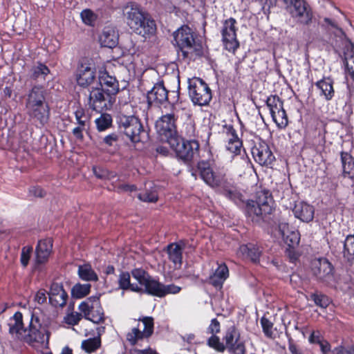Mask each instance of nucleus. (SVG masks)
<instances>
[{"mask_svg":"<svg viewBox=\"0 0 354 354\" xmlns=\"http://www.w3.org/2000/svg\"><path fill=\"white\" fill-rule=\"evenodd\" d=\"M118 288L124 291L144 293L159 298L178 293L181 288L174 284L165 285L142 268L122 271L118 276Z\"/></svg>","mask_w":354,"mask_h":354,"instance_id":"f257e3e1","label":"nucleus"},{"mask_svg":"<svg viewBox=\"0 0 354 354\" xmlns=\"http://www.w3.org/2000/svg\"><path fill=\"white\" fill-rule=\"evenodd\" d=\"M223 195L233 202L239 208L243 209L247 217L261 218L263 215L272 214L274 201L272 194L268 189H261L256 193V201L247 200L231 182L227 188L222 190Z\"/></svg>","mask_w":354,"mask_h":354,"instance_id":"f03ea898","label":"nucleus"},{"mask_svg":"<svg viewBox=\"0 0 354 354\" xmlns=\"http://www.w3.org/2000/svg\"><path fill=\"white\" fill-rule=\"evenodd\" d=\"M47 96V90L41 84L33 85L26 95V113L39 128L45 127L50 120V106Z\"/></svg>","mask_w":354,"mask_h":354,"instance_id":"7ed1b4c3","label":"nucleus"},{"mask_svg":"<svg viewBox=\"0 0 354 354\" xmlns=\"http://www.w3.org/2000/svg\"><path fill=\"white\" fill-rule=\"evenodd\" d=\"M169 145L177 159L187 166V171L191 175H195L196 166L194 161L199 156V142L195 139H185L178 136Z\"/></svg>","mask_w":354,"mask_h":354,"instance_id":"20e7f679","label":"nucleus"},{"mask_svg":"<svg viewBox=\"0 0 354 354\" xmlns=\"http://www.w3.org/2000/svg\"><path fill=\"white\" fill-rule=\"evenodd\" d=\"M195 175H192L195 179L199 176L205 184L212 188H218L221 191L227 188L232 182L227 177L223 169L214 170L209 160H201L196 165Z\"/></svg>","mask_w":354,"mask_h":354,"instance_id":"39448f33","label":"nucleus"},{"mask_svg":"<svg viewBox=\"0 0 354 354\" xmlns=\"http://www.w3.org/2000/svg\"><path fill=\"white\" fill-rule=\"evenodd\" d=\"M118 129L125 134L132 142H145L149 133L144 129L140 120L134 115H121L117 120Z\"/></svg>","mask_w":354,"mask_h":354,"instance_id":"423d86ee","label":"nucleus"},{"mask_svg":"<svg viewBox=\"0 0 354 354\" xmlns=\"http://www.w3.org/2000/svg\"><path fill=\"white\" fill-rule=\"evenodd\" d=\"M174 40L179 49L178 53H181L183 59H191L190 55L194 51L199 57L203 55L202 50L196 47L194 33L188 26H183L174 32Z\"/></svg>","mask_w":354,"mask_h":354,"instance_id":"0eeeda50","label":"nucleus"},{"mask_svg":"<svg viewBox=\"0 0 354 354\" xmlns=\"http://www.w3.org/2000/svg\"><path fill=\"white\" fill-rule=\"evenodd\" d=\"M28 333L25 336H21L24 339V342L32 345L37 343L41 345H48L50 333L46 324H43L39 317L32 314L28 327L26 328Z\"/></svg>","mask_w":354,"mask_h":354,"instance_id":"6e6552de","label":"nucleus"},{"mask_svg":"<svg viewBox=\"0 0 354 354\" xmlns=\"http://www.w3.org/2000/svg\"><path fill=\"white\" fill-rule=\"evenodd\" d=\"M188 94L194 105H209L212 99V93L209 85L201 77H193L188 80Z\"/></svg>","mask_w":354,"mask_h":354,"instance_id":"1a4fd4ad","label":"nucleus"},{"mask_svg":"<svg viewBox=\"0 0 354 354\" xmlns=\"http://www.w3.org/2000/svg\"><path fill=\"white\" fill-rule=\"evenodd\" d=\"M100 296H91L78 306V310L84 314V318L96 324H103L106 319L100 302Z\"/></svg>","mask_w":354,"mask_h":354,"instance_id":"9d476101","label":"nucleus"},{"mask_svg":"<svg viewBox=\"0 0 354 354\" xmlns=\"http://www.w3.org/2000/svg\"><path fill=\"white\" fill-rule=\"evenodd\" d=\"M326 124L322 120H315L309 124L304 132L306 145L316 151L323 149L326 145Z\"/></svg>","mask_w":354,"mask_h":354,"instance_id":"9b49d317","label":"nucleus"},{"mask_svg":"<svg viewBox=\"0 0 354 354\" xmlns=\"http://www.w3.org/2000/svg\"><path fill=\"white\" fill-rule=\"evenodd\" d=\"M236 25V20L233 17H230L223 21L221 30V40L224 48L233 54L236 53L240 46L236 35L238 28Z\"/></svg>","mask_w":354,"mask_h":354,"instance_id":"f8f14e48","label":"nucleus"},{"mask_svg":"<svg viewBox=\"0 0 354 354\" xmlns=\"http://www.w3.org/2000/svg\"><path fill=\"white\" fill-rule=\"evenodd\" d=\"M177 120L178 116L171 113L162 115L156 122V129L158 133L162 139L166 140L168 144L178 136L176 126Z\"/></svg>","mask_w":354,"mask_h":354,"instance_id":"ddd939ff","label":"nucleus"},{"mask_svg":"<svg viewBox=\"0 0 354 354\" xmlns=\"http://www.w3.org/2000/svg\"><path fill=\"white\" fill-rule=\"evenodd\" d=\"M251 153L256 163L261 167L273 169L277 162L276 157L269 145L261 140L251 148Z\"/></svg>","mask_w":354,"mask_h":354,"instance_id":"4468645a","label":"nucleus"},{"mask_svg":"<svg viewBox=\"0 0 354 354\" xmlns=\"http://www.w3.org/2000/svg\"><path fill=\"white\" fill-rule=\"evenodd\" d=\"M75 81L81 88H87L91 86L96 80V69L91 63L80 62L75 74Z\"/></svg>","mask_w":354,"mask_h":354,"instance_id":"2eb2a0df","label":"nucleus"},{"mask_svg":"<svg viewBox=\"0 0 354 354\" xmlns=\"http://www.w3.org/2000/svg\"><path fill=\"white\" fill-rule=\"evenodd\" d=\"M240 338L241 333L235 325L230 326L227 328L223 340L230 352L234 354H245V344L240 341Z\"/></svg>","mask_w":354,"mask_h":354,"instance_id":"dca6fc26","label":"nucleus"},{"mask_svg":"<svg viewBox=\"0 0 354 354\" xmlns=\"http://www.w3.org/2000/svg\"><path fill=\"white\" fill-rule=\"evenodd\" d=\"M99 86L106 94V97L115 100V95L120 91L119 82L106 68L100 70L98 75Z\"/></svg>","mask_w":354,"mask_h":354,"instance_id":"f3484780","label":"nucleus"},{"mask_svg":"<svg viewBox=\"0 0 354 354\" xmlns=\"http://www.w3.org/2000/svg\"><path fill=\"white\" fill-rule=\"evenodd\" d=\"M223 134L225 136V148L235 155L241 153L243 140L238 136L236 129L232 124L223 125Z\"/></svg>","mask_w":354,"mask_h":354,"instance_id":"a211bd4d","label":"nucleus"},{"mask_svg":"<svg viewBox=\"0 0 354 354\" xmlns=\"http://www.w3.org/2000/svg\"><path fill=\"white\" fill-rule=\"evenodd\" d=\"M106 102L111 104L115 101L106 97V94L100 86L91 88L89 91L87 101L89 109L97 112H102L104 109H106Z\"/></svg>","mask_w":354,"mask_h":354,"instance_id":"6ab92c4d","label":"nucleus"},{"mask_svg":"<svg viewBox=\"0 0 354 354\" xmlns=\"http://www.w3.org/2000/svg\"><path fill=\"white\" fill-rule=\"evenodd\" d=\"M292 9L290 14L292 17L304 25L311 23L313 13L310 6L305 0H291Z\"/></svg>","mask_w":354,"mask_h":354,"instance_id":"aec40b11","label":"nucleus"},{"mask_svg":"<svg viewBox=\"0 0 354 354\" xmlns=\"http://www.w3.org/2000/svg\"><path fill=\"white\" fill-rule=\"evenodd\" d=\"M122 10L126 22L132 31L134 28H140L138 23L144 19V17L147 14L143 12L137 4L132 2H129L124 6Z\"/></svg>","mask_w":354,"mask_h":354,"instance_id":"412c9836","label":"nucleus"},{"mask_svg":"<svg viewBox=\"0 0 354 354\" xmlns=\"http://www.w3.org/2000/svg\"><path fill=\"white\" fill-rule=\"evenodd\" d=\"M49 303L55 308H63L66 306L68 295L64 290L63 284L58 282H53L48 292Z\"/></svg>","mask_w":354,"mask_h":354,"instance_id":"4be33fe9","label":"nucleus"},{"mask_svg":"<svg viewBox=\"0 0 354 354\" xmlns=\"http://www.w3.org/2000/svg\"><path fill=\"white\" fill-rule=\"evenodd\" d=\"M334 267L326 258H320L313 263L312 272L318 280L324 281L333 277Z\"/></svg>","mask_w":354,"mask_h":354,"instance_id":"5701e85b","label":"nucleus"},{"mask_svg":"<svg viewBox=\"0 0 354 354\" xmlns=\"http://www.w3.org/2000/svg\"><path fill=\"white\" fill-rule=\"evenodd\" d=\"M147 103L149 106L162 105L168 100V90L165 87L163 81L155 84L147 95Z\"/></svg>","mask_w":354,"mask_h":354,"instance_id":"b1692460","label":"nucleus"},{"mask_svg":"<svg viewBox=\"0 0 354 354\" xmlns=\"http://www.w3.org/2000/svg\"><path fill=\"white\" fill-rule=\"evenodd\" d=\"M229 277V269L225 263L218 265L217 268L207 279L206 282L216 290H221L226 279Z\"/></svg>","mask_w":354,"mask_h":354,"instance_id":"393cba45","label":"nucleus"},{"mask_svg":"<svg viewBox=\"0 0 354 354\" xmlns=\"http://www.w3.org/2000/svg\"><path fill=\"white\" fill-rule=\"evenodd\" d=\"M53 241L50 238L39 240L35 248V262L38 265L44 264L48 260L52 252Z\"/></svg>","mask_w":354,"mask_h":354,"instance_id":"a878e982","label":"nucleus"},{"mask_svg":"<svg viewBox=\"0 0 354 354\" xmlns=\"http://www.w3.org/2000/svg\"><path fill=\"white\" fill-rule=\"evenodd\" d=\"M138 26L140 28H134L133 32L145 39L150 38L156 34V22L148 13L144 17V19L138 23Z\"/></svg>","mask_w":354,"mask_h":354,"instance_id":"bb28decb","label":"nucleus"},{"mask_svg":"<svg viewBox=\"0 0 354 354\" xmlns=\"http://www.w3.org/2000/svg\"><path fill=\"white\" fill-rule=\"evenodd\" d=\"M292 212L296 218L308 223L314 218L315 208L313 205L301 201L295 205Z\"/></svg>","mask_w":354,"mask_h":354,"instance_id":"cd10ccee","label":"nucleus"},{"mask_svg":"<svg viewBox=\"0 0 354 354\" xmlns=\"http://www.w3.org/2000/svg\"><path fill=\"white\" fill-rule=\"evenodd\" d=\"M10 319H13L15 323L8 324L9 333L12 336L15 335V339L24 342V339L21 338V336H25V335H23V333H26L27 328L24 327L23 314L20 311H17Z\"/></svg>","mask_w":354,"mask_h":354,"instance_id":"c85d7f7f","label":"nucleus"},{"mask_svg":"<svg viewBox=\"0 0 354 354\" xmlns=\"http://www.w3.org/2000/svg\"><path fill=\"white\" fill-rule=\"evenodd\" d=\"M333 80L330 77H323L322 79L315 82L316 87L320 90L319 95L323 97L325 100H331L335 95V89L333 87Z\"/></svg>","mask_w":354,"mask_h":354,"instance_id":"c756f323","label":"nucleus"},{"mask_svg":"<svg viewBox=\"0 0 354 354\" xmlns=\"http://www.w3.org/2000/svg\"><path fill=\"white\" fill-rule=\"evenodd\" d=\"M100 41L102 46L112 48L118 43V34L113 27L106 26L100 36Z\"/></svg>","mask_w":354,"mask_h":354,"instance_id":"7c9ffc66","label":"nucleus"},{"mask_svg":"<svg viewBox=\"0 0 354 354\" xmlns=\"http://www.w3.org/2000/svg\"><path fill=\"white\" fill-rule=\"evenodd\" d=\"M240 252L243 257L249 259L253 263H259L262 251L260 248L254 243H248L241 245L239 248Z\"/></svg>","mask_w":354,"mask_h":354,"instance_id":"2f4dec72","label":"nucleus"},{"mask_svg":"<svg viewBox=\"0 0 354 354\" xmlns=\"http://www.w3.org/2000/svg\"><path fill=\"white\" fill-rule=\"evenodd\" d=\"M342 176L354 180V157L346 151L340 153Z\"/></svg>","mask_w":354,"mask_h":354,"instance_id":"473e14b6","label":"nucleus"},{"mask_svg":"<svg viewBox=\"0 0 354 354\" xmlns=\"http://www.w3.org/2000/svg\"><path fill=\"white\" fill-rule=\"evenodd\" d=\"M168 259L175 266L180 267L183 264V251L181 248L175 243H169L166 248Z\"/></svg>","mask_w":354,"mask_h":354,"instance_id":"72a5a7b5","label":"nucleus"},{"mask_svg":"<svg viewBox=\"0 0 354 354\" xmlns=\"http://www.w3.org/2000/svg\"><path fill=\"white\" fill-rule=\"evenodd\" d=\"M50 71L49 68L44 63L38 62L37 65L33 66L30 71V77L31 80L37 81L39 80H46V77L49 75Z\"/></svg>","mask_w":354,"mask_h":354,"instance_id":"f704fd0d","label":"nucleus"},{"mask_svg":"<svg viewBox=\"0 0 354 354\" xmlns=\"http://www.w3.org/2000/svg\"><path fill=\"white\" fill-rule=\"evenodd\" d=\"M79 277L85 281H97L99 278L97 273L92 268L91 264L85 263L78 267Z\"/></svg>","mask_w":354,"mask_h":354,"instance_id":"c9c22d12","label":"nucleus"},{"mask_svg":"<svg viewBox=\"0 0 354 354\" xmlns=\"http://www.w3.org/2000/svg\"><path fill=\"white\" fill-rule=\"evenodd\" d=\"M145 339H148L149 338L138 326L131 328L126 335V339L131 346L138 345L140 341Z\"/></svg>","mask_w":354,"mask_h":354,"instance_id":"e433bc0d","label":"nucleus"},{"mask_svg":"<svg viewBox=\"0 0 354 354\" xmlns=\"http://www.w3.org/2000/svg\"><path fill=\"white\" fill-rule=\"evenodd\" d=\"M101 337H94L84 339L82 342L81 348L87 353L96 351L101 346Z\"/></svg>","mask_w":354,"mask_h":354,"instance_id":"4c0bfd02","label":"nucleus"},{"mask_svg":"<svg viewBox=\"0 0 354 354\" xmlns=\"http://www.w3.org/2000/svg\"><path fill=\"white\" fill-rule=\"evenodd\" d=\"M344 257L349 262L354 261V235L349 234L344 242Z\"/></svg>","mask_w":354,"mask_h":354,"instance_id":"58836bf2","label":"nucleus"},{"mask_svg":"<svg viewBox=\"0 0 354 354\" xmlns=\"http://www.w3.org/2000/svg\"><path fill=\"white\" fill-rule=\"evenodd\" d=\"M91 285L90 283H76L71 289V297L74 299H82L89 295Z\"/></svg>","mask_w":354,"mask_h":354,"instance_id":"ea45409f","label":"nucleus"},{"mask_svg":"<svg viewBox=\"0 0 354 354\" xmlns=\"http://www.w3.org/2000/svg\"><path fill=\"white\" fill-rule=\"evenodd\" d=\"M95 123L99 132L104 131L112 126L113 119L109 113H102L95 119Z\"/></svg>","mask_w":354,"mask_h":354,"instance_id":"a19ab883","label":"nucleus"},{"mask_svg":"<svg viewBox=\"0 0 354 354\" xmlns=\"http://www.w3.org/2000/svg\"><path fill=\"white\" fill-rule=\"evenodd\" d=\"M266 102L271 115L283 108V100L277 95H271L268 97Z\"/></svg>","mask_w":354,"mask_h":354,"instance_id":"79ce46f5","label":"nucleus"},{"mask_svg":"<svg viewBox=\"0 0 354 354\" xmlns=\"http://www.w3.org/2000/svg\"><path fill=\"white\" fill-rule=\"evenodd\" d=\"M283 237L285 243L288 248H295L300 241V234L298 230L288 231L286 233L282 232Z\"/></svg>","mask_w":354,"mask_h":354,"instance_id":"37998d69","label":"nucleus"},{"mask_svg":"<svg viewBox=\"0 0 354 354\" xmlns=\"http://www.w3.org/2000/svg\"><path fill=\"white\" fill-rule=\"evenodd\" d=\"M271 117L277 126L280 129H284L288 124V115L283 108L277 111L275 114H272Z\"/></svg>","mask_w":354,"mask_h":354,"instance_id":"c03bdc74","label":"nucleus"},{"mask_svg":"<svg viewBox=\"0 0 354 354\" xmlns=\"http://www.w3.org/2000/svg\"><path fill=\"white\" fill-rule=\"evenodd\" d=\"M310 297L316 306L322 308H326L331 302L330 299L327 295L321 292L312 293Z\"/></svg>","mask_w":354,"mask_h":354,"instance_id":"a18cd8bd","label":"nucleus"},{"mask_svg":"<svg viewBox=\"0 0 354 354\" xmlns=\"http://www.w3.org/2000/svg\"><path fill=\"white\" fill-rule=\"evenodd\" d=\"M261 326L262 328V330L264 333V335L270 339L274 338V335L273 333V326L274 324L267 317L263 316L260 319Z\"/></svg>","mask_w":354,"mask_h":354,"instance_id":"49530a36","label":"nucleus"},{"mask_svg":"<svg viewBox=\"0 0 354 354\" xmlns=\"http://www.w3.org/2000/svg\"><path fill=\"white\" fill-rule=\"evenodd\" d=\"M74 114L77 126L86 127H90V121L86 116L85 111L83 108H77V110L74 112Z\"/></svg>","mask_w":354,"mask_h":354,"instance_id":"de8ad7c7","label":"nucleus"},{"mask_svg":"<svg viewBox=\"0 0 354 354\" xmlns=\"http://www.w3.org/2000/svg\"><path fill=\"white\" fill-rule=\"evenodd\" d=\"M143 323L144 328L142 331L149 338L153 333L154 319L152 317H144L138 319Z\"/></svg>","mask_w":354,"mask_h":354,"instance_id":"09e8293b","label":"nucleus"},{"mask_svg":"<svg viewBox=\"0 0 354 354\" xmlns=\"http://www.w3.org/2000/svg\"><path fill=\"white\" fill-rule=\"evenodd\" d=\"M84 318V314L80 311V313L72 311L71 313H67L64 318L65 324L70 326H75Z\"/></svg>","mask_w":354,"mask_h":354,"instance_id":"8fccbe9b","label":"nucleus"},{"mask_svg":"<svg viewBox=\"0 0 354 354\" xmlns=\"http://www.w3.org/2000/svg\"><path fill=\"white\" fill-rule=\"evenodd\" d=\"M207 344L217 352L223 353L226 346L221 342L220 338L216 335H212L207 339Z\"/></svg>","mask_w":354,"mask_h":354,"instance_id":"3c124183","label":"nucleus"},{"mask_svg":"<svg viewBox=\"0 0 354 354\" xmlns=\"http://www.w3.org/2000/svg\"><path fill=\"white\" fill-rule=\"evenodd\" d=\"M82 21L88 26H93L97 19L96 15L91 9H84L81 12Z\"/></svg>","mask_w":354,"mask_h":354,"instance_id":"603ef678","label":"nucleus"},{"mask_svg":"<svg viewBox=\"0 0 354 354\" xmlns=\"http://www.w3.org/2000/svg\"><path fill=\"white\" fill-rule=\"evenodd\" d=\"M32 252V247L31 245H26L22 248L20 257V262L24 268L27 267L28 265Z\"/></svg>","mask_w":354,"mask_h":354,"instance_id":"864d4df0","label":"nucleus"},{"mask_svg":"<svg viewBox=\"0 0 354 354\" xmlns=\"http://www.w3.org/2000/svg\"><path fill=\"white\" fill-rule=\"evenodd\" d=\"M221 331V324L216 318H214L211 320L210 324L207 328V333H210L212 335H216Z\"/></svg>","mask_w":354,"mask_h":354,"instance_id":"5fc2aeb1","label":"nucleus"},{"mask_svg":"<svg viewBox=\"0 0 354 354\" xmlns=\"http://www.w3.org/2000/svg\"><path fill=\"white\" fill-rule=\"evenodd\" d=\"M286 335L288 337V350L290 352L291 354H304L301 349L299 348V346L297 345V344L294 342L293 339L290 336V335H288L287 333H286Z\"/></svg>","mask_w":354,"mask_h":354,"instance_id":"6e6d98bb","label":"nucleus"},{"mask_svg":"<svg viewBox=\"0 0 354 354\" xmlns=\"http://www.w3.org/2000/svg\"><path fill=\"white\" fill-rule=\"evenodd\" d=\"M29 194L37 198H44L46 195V192L40 186H32L29 189Z\"/></svg>","mask_w":354,"mask_h":354,"instance_id":"4d7b16f0","label":"nucleus"},{"mask_svg":"<svg viewBox=\"0 0 354 354\" xmlns=\"http://www.w3.org/2000/svg\"><path fill=\"white\" fill-rule=\"evenodd\" d=\"M324 339H325L321 335V333L319 330L312 331V333H310V335L308 337V342L310 344H319Z\"/></svg>","mask_w":354,"mask_h":354,"instance_id":"13d9d810","label":"nucleus"},{"mask_svg":"<svg viewBox=\"0 0 354 354\" xmlns=\"http://www.w3.org/2000/svg\"><path fill=\"white\" fill-rule=\"evenodd\" d=\"M115 192L120 194L122 192H133L137 190V187L135 185L129 184H120L115 187Z\"/></svg>","mask_w":354,"mask_h":354,"instance_id":"bf43d9fd","label":"nucleus"},{"mask_svg":"<svg viewBox=\"0 0 354 354\" xmlns=\"http://www.w3.org/2000/svg\"><path fill=\"white\" fill-rule=\"evenodd\" d=\"M138 198L144 202L156 203L158 201V197L156 194L145 192L144 194H140L138 195Z\"/></svg>","mask_w":354,"mask_h":354,"instance_id":"052dcab7","label":"nucleus"},{"mask_svg":"<svg viewBox=\"0 0 354 354\" xmlns=\"http://www.w3.org/2000/svg\"><path fill=\"white\" fill-rule=\"evenodd\" d=\"M180 99V91L179 88L176 91H168V100H166V102H168L169 104L174 106L177 104Z\"/></svg>","mask_w":354,"mask_h":354,"instance_id":"680f3d73","label":"nucleus"},{"mask_svg":"<svg viewBox=\"0 0 354 354\" xmlns=\"http://www.w3.org/2000/svg\"><path fill=\"white\" fill-rule=\"evenodd\" d=\"M88 129L89 127L77 126L72 130V133L77 140L82 141L84 140L83 132Z\"/></svg>","mask_w":354,"mask_h":354,"instance_id":"e2e57ef3","label":"nucleus"},{"mask_svg":"<svg viewBox=\"0 0 354 354\" xmlns=\"http://www.w3.org/2000/svg\"><path fill=\"white\" fill-rule=\"evenodd\" d=\"M119 140V136L117 133H111L107 136H106L103 138V143L106 145L111 147L113 145L114 142H118Z\"/></svg>","mask_w":354,"mask_h":354,"instance_id":"0e129e2a","label":"nucleus"},{"mask_svg":"<svg viewBox=\"0 0 354 354\" xmlns=\"http://www.w3.org/2000/svg\"><path fill=\"white\" fill-rule=\"evenodd\" d=\"M332 353L333 354H351V344L346 346L343 344H341L335 346L333 349Z\"/></svg>","mask_w":354,"mask_h":354,"instance_id":"69168bd1","label":"nucleus"},{"mask_svg":"<svg viewBox=\"0 0 354 354\" xmlns=\"http://www.w3.org/2000/svg\"><path fill=\"white\" fill-rule=\"evenodd\" d=\"M48 292L44 289L39 290L35 297V301L39 304H43L46 301L47 297L46 294Z\"/></svg>","mask_w":354,"mask_h":354,"instance_id":"338daca9","label":"nucleus"},{"mask_svg":"<svg viewBox=\"0 0 354 354\" xmlns=\"http://www.w3.org/2000/svg\"><path fill=\"white\" fill-rule=\"evenodd\" d=\"M318 345L320 347V351L322 354H333V350H331V345L327 339H324Z\"/></svg>","mask_w":354,"mask_h":354,"instance_id":"774afa93","label":"nucleus"}]
</instances>
